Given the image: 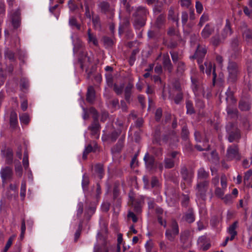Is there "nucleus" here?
<instances>
[{
  "mask_svg": "<svg viewBox=\"0 0 252 252\" xmlns=\"http://www.w3.org/2000/svg\"><path fill=\"white\" fill-rule=\"evenodd\" d=\"M149 13V9L143 6H139L134 9L132 14V24L135 29L139 30L145 26Z\"/></svg>",
  "mask_w": 252,
  "mask_h": 252,
  "instance_id": "f257e3e1",
  "label": "nucleus"
},
{
  "mask_svg": "<svg viewBox=\"0 0 252 252\" xmlns=\"http://www.w3.org/2000/svg\"><path fill=\"white\" fill-rule=\"evenodd\" d=\"M227 140L230 143L238 142L241 139V130L236 125L231 122L228 123L225 126Z\"/></svg>",
  "mask_w": 252,
  "mask_h": 252,
  "instance_id": "f03ea898",
  "label": "nucleus"
},
{
  "mask_svg": "<svg viewBox=\"0 0 252 252\" xmlns=\"http://www.w3.org/2000/svg\"><path fill=\"white\" fill-rule=\"evenodd\" d=\"M227 69L228 72L227 82L234 87L240 71V66L236 63L232 62L229 63Z\"/></svg>",
  "mask_w": 252,
  "mask_h": 252,
  "instance_id": "7ed1b4c3",
  "label": "nucleus"
},
{
  "mask_svg": "<svg viewBox=\"0 0 252 252\" xmlns=\"http://www.w3.org/2000/svg\"><path fill=\"white\" fill-rule=\"evenodd\" d=\"M133 88V85L131 82H128L124 89V84H121L120 86L116 84L113 85V90L118 95H121L124 91L125 99L128 102H130V97L132 95V90Z\"/></svg>",
  "mask_w": 252,
  "mask_h": 252,
  "instance_id": "20e7f679",
  "label": "nucleus"
},
{
  "mask_svg": "<svg viewBox=\"0 0 252 252\" xmlns=\"http://www.w3.org/2000/svg\"><path fill=\"white\" fill-rule=\"evenodd\" d=\"M207 52V48L205 45L198 44L194 54L190 57L192 59H196L199 65L200 71L204 72V66L202 64L203 60Z\"/></svg>",
  "mask_w": 252,
  "mask_h": 252,
  "instance_id": "39448f33",
  "label": "nucleus"
},
{
  "mask_svg": "<svg viewBox=\"0 0 252 252\" xmlns=\"http://www.w3.org/2000/svg\"><path fill=\"white\" fill-rule=\"evenodd\" d=\"M209 180L198 181L195 187L196 195L197 197L205 200L206 192L209 187Z\"/></svg>",
  "mask_w": 252,
  "mask_h": 252,
  "instance_id": "423d86ee",
  "label": "nucleus"
},
{
  "mask_svg": "<svg viewBox=\"0 0 252 252\" xmlns=\"http://www.w3.org/2000/svg\"><path fill=\"white\" fill-rule=\"evenodd\" d=\"M171 228L167 229L165 236L170 241H174L175 237L179 233V229L178 223L175 220H173L171 225Z\"/></svg>",
  "mask_w": 252,
  "mask_h": 252,
  "instance_id": "0eeeda50",
  "label": "nucleus"
},
{
  "mask_svg": "<svg viewBox=\"0 0 252 252\" xmlns=\"http://www.w3.org/2000/svg\"><path fill=\"white\" fill-rule=\"evenodd\" d=\"M230 48L233 51L232 56L235 59L240 56L242 52L241 41L238 37H234L231 39Z\"/></svg>",
  "mask_w": 252,
  "mask_h": 252,
  "instance_id": "6e6552de",
  "label": "nucleus"
},
{
  "mask_svg": "<svg viewBox=\"0 0 252 252\" xmlns=\"http://www.w3.org/2000/svg\"><path fill=\"white\" fill-rule=\"evenodd\" d=\"M226 156L227 158L230 160L234 159H236L238 160H240L241 156L239 152L238 146L233 144L228 147Z\"/></svg>",
  "mask_w": 252,
  "mask_h": 252,
  "instance_id": "1a4fd4ad",
  "label": "nucleus"
},
{
  "mask_svg": "<svg viewBox=\"0 0 252 252\" xmlns=\"http://www.w3.org/2000/svg\"><path fill=\"white\" fill-rule=\"evenodd\" d=\"M129 201L131 202L134 208V211L137 214L142 212V207L144 203V199L142 196H139L136 198L129 195Z\"/></svg>",
  "mask_w": 252,
  "mask_h": 252,
  "instance_id": "9d476101",
  "label": "nucleus"
},
{
  "mask_svg": "<svg viewBox=\"0 0 252 252\" xmlns=\"http://www.w3.org/2000/svg\"><path fill=\"white\" fill-rule=\"evenodd\" d=\"M0 154L2 158H5L6 164L11 165L13 163V153L11 148L4 147L1 150Z\"/></svg>",
  "mask_w": 252,
  "mask_h": 252,
  "instance_id": "9b49d317",
  "label": "nucleus"
},
{
  "mask_svg": "<svg viewBox=\"0 0 252 252\" xmlns=\"http://www.w3.org/2000/svg\"><path fill=\"white\" fill-rule=\"evenodd\" d=\"M241 31L243 39L248 43H252V29L249 28L246 23L241 26Z\"/></svg>",
  "mask_w": 252,
  "mask_h": 252,
  "instance_id": "f8f14e48",
  "label": "nucleus"
},
{
  "mask_svg": "<svg viewBox=\"0 0 252 252\" xmlns=\"http://www.w3.org/2000/svg\"><path fill=\"white\" fill-rule=\"evenodd\" d=\"M78 63L80 64V68L83 70L84 66L86 65L87 63H91V58L88 56L87 53L85 50H82L80 52L78 58Z\"/></svg>",
  "mask_w": 252,
  "mask_h": 252,
  "instance_id": "ddd939ff",
  "label": "nucleus"
},
{
  "mask_svg": "<svg viewBox=\"0 0 252 252\" xmlns=\"http://www.w3.org/2000/svg\"><path fill=\"white\" fill-rule=\"evenodd\" d=\"M180 174L182 180L185 182H186L188 184H190L191 182L192 175L191 173L189 171L187 166L185 165L181 166Z\"/></svg>",
  "mask_w": 252,
  "mask_h": 252,
  "instance_id": "4468645a",
  "label": "nucleus"
},
{
  "mask_svg": "<svg viewBox=\"0 0 252 252\" xmlns=\"http://www.w3.org/2000/svg\"><path fill=\"white\" fill-rule=\"evenodd\" d=\"M12 168L9 166H6L2 168L0 170V175L3 182L6 180H10L13 177Z\"/></svg>",
  "mask_w": 252,
  "mask_h": 252,
  "instance_id": "2eb2a0df",
  "label": "nucleus"
},
{
  "mask_svg": "<svg viewBox=\"0 0 252 252\" xmlns=\"http://www.w3.org/2000/svg\"><path fill=\"white\" fill-rule=\"evenodd\" d=\"M98 147L95 141H92L85 148L83 152L82 158L85 160L87 158L88 155L91 152H95L98 149Z\"/></svg>",
  "mask_w": 252,
  "mask_h": 252,
  "instance_id": "dca6fc26",
  "label": "nucleus"
},
{
  "mask_svg": "<svg viewBox=\"0 0 252 252\" xmlns=\"http://www.w3.org/2000/svg\"><path fill=\"white\" fill-rule=\"evenodd\" d=\"M20 10L17 9L13 12L11 16V22L14 29H17L20 26Z\"/></svg>",
  "mask_w": 252,
  "mask_h": 252,
  "instance_id": "f3484780",
  "label": "nucleus"
},
{
  "mask_svg": "<svg viewBox=\"0 0 252 252\" xmlns=\"http://www.w3.org/2000/svg\"><path fill=\"white\" fill-rule=\"evenodd\" d=\"M144 160L148 169L151 170L155 168V159L154 157L147 153L144 157Z\"/></svg>",
  "mask_w": 252,
  "mask_h": 252,
  "instance_id": "a211bd4d",
  "label": "nucleus"
},
{
  "mask_svg": "<svg viewBox=\"0 0 252 252\" xmlns=\"http://www.w3.org/2000/svg\"><path fill=\"white\" fill-rule=\"evenodd\" d=\"M4 58L5 60L10 63L15 62L16 61L15 52L8 47H5L4 49Z\"/></svg>",
  "mask_w": 252,
  "mask_h": 252,
  "instance_id": "6ab92c4d",
  "label": "nucleus"
},
{
  "mask_svg": "<svg viewBox=\"0 0 252 252\" xmlns=\"http://www.w3.org/2000/svg\"><path fill=\"white\" fill-rule=\"evenodd\" d=\"M214 32V27L213 25L208 23L204 27L201 32V35L203 38L206 39L210 37L211 35Z\"/></svg>",
  "mask_w": 252,
  "mask_h": 252,
  "instance_id": "aec40b11",
  "label": "nucleus"
},
{
  "mask_svg": "<svg viewBox=\"0 0 252 252\" xmlns=\"http://www.w3.org/2000/svg\"><path fill=\"white\" fill-rule=\"evenodd\" d=\"M163 66L165 70H167L169 73H171L173 66L170 59L169 56L167 54L163 56Z\"/></svg>",
  "mask_w": 252,
  "mask_h": 252,
  "instance_id": "412c9836",
  "label": "nucleus"
},
{
  "mask_svg": "<svg viewBox=\"0 0 252 252\" xmlns=\"http://www.w3.org/2000/svg\"><path fill=\"white\" fill-rule=\"evenodd\" d=\"M183 218L189 223L193 222L195 220V215L193 208H189L184 214Z\"/></svg>",
  "mask_w": 252,
  "mask_h": 252,
  "instance_id": "4be33fe9",
  "label": "nucleus"
},
{
  "mask_svg": "<svg viewBox=\"0 0 252 252\" xmlns=\"http://www.w3.org/2000/svg\"><path fill=\"white\" fill-rule=\"evenodd\" d=\"M100 126L99 124L92 123L91 126L88 127V129L91 131V135L94 138L99 137Z\"/></svg>",
  "mask_w": 252,
  "mask_h": 252,
  "instance_id": "5701e85b",
  "label": "nucleus"
},
{
  "mask_svg": "<svg viewBox=\"0 0 252 252\" xmlns=\"http://www.w3.org/2000/svg\"><path fill=\"white\" fill-rule=\"evenodd\" d=\"M95 97V91L93 86H89L86 94V100L87 102L93 103Z\"/></svg>",
  "mask_w": 252,
  "mask_h": 252,
  "instance_id": "b1692460",
  "label": "nucleus"
},
{
  "mask_svg": "<svg viewBox=\"0 0 252 252\" xmlns=\"http://www.w3.org/2000/svg\"><path fill=\"white\" fill-rule=\"evenodd\" d=\"M228 116L231 118H235L238 117V111L235 105L228 104L226 109Z\"/></svg>",
  "mask_w": 252,
  "mask_h": 252,
  "instance_id": "393cba45",
  "label": "nucleus"
},
{
  "mask_svg": "<svg viewBox=\"0 0 252 252\" xmlns=\"http://www.w3.org/2000/svg\"><path fill=\"white\" fill-rule=\"evenodd\" d=\"M125 135H123L118 140L117 143L111 148V152L113 154L120 153L123 146L125 139Z\"/></svg>",
  "mask_w": 252,
  "mask_h": 252,
  "instance_id": "a878e982",
  "label": "nucleus"
},
{
  "mask_svg": "<svg viewBox=\"0 0 252 252\" xmlns=\"http://www.w3.org/2000/svg\"><path fill=\"white\" fill-rule=\"evenodd\" d=\"M238 107L241 111L249 110L251 108L249 100L247 98H241L239 102Z\"/></svg>",
  "mask_w": 252,
  "mask_h": 252,
  "instance_id": "bb28decb",
  "label": "nucleus"
},
{
  "mask_svg": "<svg viewBox=\"0 0 252 252\" xmlns=\"http://www.w3.org/2000/svg\"><path fill=\"white\" fill-rule=\"evenodd\" d=\"M189 235L190 232L189 230L185 231L181 233L180 241L185 247H188L190 245Z\"/></svg>",
  "mask_w": 252,
  "mask_h": 252,
  "instance_id": "cd10ccee",
  "label": "nucleus"
},
{
  "mask_svg": "<svg viewBox=\"0 0 252 252\" xmlns=\"http://www.w3.org/2000/svg\"><path fill=\"white\" fill-rule=\"evenodd\" d=\"M209 173L205 170L203 167L200 168L197 171L198 181L208 180Z\"/></svg>",
  "mask_w": 252,
  "mask_h": 252,
  "instance_id": "c85d7f7f",
  "label": "nucleus"
},
{
  "mask_svg": "<svg viewBox=\"0 0 252 252\" xmlns=\"http://www.w3.org/2000/svg\"><path fill=\"white\" fill-rule=\"evenodd\" d=\"M92 17L91 18L93 26L95 29L100 30L101 29L100 17L97 14H95L94 11H92Z\"/></svg>",
  "mask_w": 252,
  "mask_h": 252,
  "instance_id": "c756f323",
  "label": "nucleus"
},
{
  "mask_svg": "<svg viewBox=\"0 0 252 252\" xmlns=\"http://www.w3.org/2000/svg\"><path fill=\"white\" fill-rule=\"evenodd\" d=\"M120 195L119 186L115 185L113 189V198L115 201H116V206L120 207L121 205V200L118 197Z\"/></svg>",
  "mask_w": 252,
  "mask_h": 252,
  "instance_id": "7c9ffc66",
  "label": "nucleus"
},
{
  "mask_svg": "<svg viewBox=\"0 0 252 252\" xmlns=\"http://www.w3.org/2000/svg\"><path fill=\"white\" fill-rule=\"evenodd\" d=\"M166 15L164 14H160L157 18L155 26L158 29H161L164 25Z\"/></svg>",
  "mask_w": 252,
  "mask_h": 252,
  "instance_id": "2f4dec72",
  "label": "nucleus"
},
{
  "mask_svg": "<svg viewBox=\"0 0 252 252\" xmlns=\"http://www.w3.org/2000/svg\"><path fill=\"white\" fill-rule=\"evenodd\" d=\"M73 51L74 54L77 53L80 50H85L83 49V43L82 41L79 38H76L75 40L73 41Z\"/></svg>",
  "mask_w": 252,
  "mask_h": 252,
  "instance_id": "473e14b6",
  "label": "nucleus"
},
{
  "mask_svg": "<svg viewBox=\"0 0 252 252\" xmlns=\"http://www.w3.org/2000/svg\"><path fill=\"white\" fill-rule=\"evenodd\" d=\"M232 32L230 22L228 20H226V25L221 33V36L223 39H224L228 35H231Z\"/></svg>",
  "mask_w": 252,
  "mask_h": 252,
  "instance_id": "72a5a7b5",
  "label": "nucleus"
},
{
  "mask_svg": "<svg viewBox=\"0 0 252 252\" xmlns=\"http://www.w3.org/2000/svg\"><path fill=\"white\" fill-rule=\"evenodd\" d=\"M94 169L95 173L97 174L98 177L101 179L104 174L103 165L100 163L96 164L95 165Z\"/></svg>",
  "mask_w": 252,
  "mask_h": 252,
  "instance_id": "f704fd0d",
  "label": "nucleus"
},
{
  "mask_svg": "<svg viewBox=\"0 0 252 252\" xmlns=\"http://www.w3.org/2000/svg\"><path fill=\"white\" fill-rule=\"evenodd\" d=\"M98 7L100 9L101 12L106 13L110 10V4L106 1H102L98 4Z\"/></svg>",
  "mask_w": 252,
  "mask_h": 252,
  "instance_id": "c9c22d12",
  "label": "nucleus"
},
{
  "mask_svg": "<svg viewBox=\"0 0 252 252\" xmlns=\"http://www.w3.org/2000/svg\"><path fill=\"white\" fill-rule=\"evenodd\" d=\"M186 107L187 108V114L189 115H192L195 113V109L193 107L192 102L189 100L187 99L186 101Z\"/></svg>",
  "mask_w": 252,
  "mask_h": 252,
  "instance_id": "e433bc0d",
  "label": "nucleus"
},
{
  "mask_svg": "<svg viewBox=\"0 0 252 252\" xmlns=\"http://www.w3.org/2000/svg\"><path fill=\"white\" fill-rule=\"evenodd\" d=\"M191 87L195 95H198V91L200 89V85L198 80L195 78H191Z\"/></svg>",
  "mask_w": 252,
  "mask_h": 252,
  "instance_id": "4c0bfd02",
  "label": "nucleus"
},
{
  "mask_svg": "<svg viewBox=\"0 0 252 252\" xmlns=\"http://www.w3.org/2000/svg\"><path fill=\"white\" fill-rule=\"evenodd\" d=\"M163 3L162 1H158L153 8V12L154 14H158L161 13L163 10Z\"/></svg>",
  "mask_w": 252,
  "mask_h": 252,
  "instance_id": "58836bf2",
  "label": "nucleus"
},
{
  "mask_svg": "<svg viewBox=\"0 0 252 252\" xmlns=\"http://www.w3.org/2000/svg\"><path fill=\"white\" fill-rule=\"evenodd\" d=\"M68 24L71 27H75L77 30H81V25L78 23L77 19L74 16L71 17L68 21Z\"/></svg>",
  "mask_w": 252,
  "mask_h": 252,
  "instance_id": "ea45409f",
  "label": "nucleus"
},
{
  "mask_svg": "<svg viewBox=\"0 0 252 252\" xmlns=\"http://www.w3.org/2000/svg\"><path fill=\"white\" fill-rule=\"evenodd\" d=\"M164 167L166 169H171L174 167L175 161L172 158H165L163 161Z\"/></svg>",
  "mask_w": 252,
  "mask_h": 252,
  "instance_id": "a19ab883",
  "label": "nucleus"
},
{
  "mask_svg": "<svg viewBox=\"0 0 252 252\" xmlns=\"http://www.w3.org/2000/svg\"><path fill=\"white\" fill-rule=\"evenodd\" d=\"M150 151L158 158H160L162 155V149L160 147H152Z\"/></svg>",
  "mask_w": 252,
  "mask_h": 252,
  "instance_id": "79ce46f5",
  "label": "nucleus"
},
{
  "mask_svg": "<svg viewBox=\"0 0 252 252\" xmlns=\"http://www.w3.org/2000/svg\"><path fill=\"white\" fill-rule=\"evenodd\" d=\"M189 131L188 129L187 126H184L182 129L181 131V138L184 141L189 140Z\"/></svg>",
  "mask_w": 252,
  "mask_h": 252,
  "instance_id": "37998d69",
  "label": "nucleus"
},
{
  "mask_svg": "<svg viewBox=\"0 0 252 252\" xmlns=\"http://www.w3.org/2000/svg\"><path fill=\"white\" fill-rule=\"evenodd\" d=\"M20 87L22 91H24V90H28L29 87L28 80L26 78H22L20 79Z\"/></svg>",
  "mask_w": 252,
  "mask_h": 252,
  "instance_id": "c03bdc74",
  "label": "nucleus"
},
{
  "mask_svg": "<svg viewBox=\"0 0 252 252\" xmlns=\"http://www.w3.org/2000/svg\"><path fill=\"white\" fill-rule=\"evenodd\" d=\"M121 132L122 131L120 129L115 130L113 131H112L109 136V138L111 139V140L112 142L115 141L117 140L118 136L121 134Z\"/></svg>",
  "mask_w": 252,
  "mask_h": 252,
  "instance_id": "a18cd8bd",
  "label": "nucleus"
},
{
  "mask_svg": "<svg viewBox=\"0 0 252 252\" xmlns=\"http://www.w3.org/2000/svg\"><path fill=\"white\" fill-rule=\"evenodd\" d=\"M20 122L25 125H28L29 123L30 119V116L27 113H23L19 116Z\"/></svg>",
  "mask_w": 252,
  "mask_h": 252,
  "instance_id": "49530a36",
  "label": "nucleus"
},
{
  "mask_svg": "<svg viewBox=\"0 0 252 252\" xmlns=\"http://www.w3.org/2000/svg\"><path fill=\"white\" fill-rule=\"evenodd\" d=\"M183 99V93L182 91L177 92L174 98V101L175 104H180Z\"/></svg>",
  "mask_w": 252,
  "mask_h": 252,
  "instance_id": "de8ad7c7",
  "label": "nucleus"
},
{
  "mask_svg": "<svg viewBox=\"0 0 252 252\" xmlns=\"http://www.w3.org/2000/svg\"><path fill=\"white\" fill-rule=\"evenodd\" d=\"M121 3L124 5L126 11L130 14L133 10V7L131 6L130 4L127 1V0H121Z\"/></svg>",
  "mask_w": 252,
  "mask_h": 252,
  "instance_id": "09e8293b",
  "label": "nucleus"
},
{
  "mask_svg": "<svg viewBox=\"0 0 252 252\" xmlns=\"http://www.w3.org/2000/svg\"><path fill=\"white\" fill-rule=\"evenodd\" d=\"M18 122L17 115L16 113L13 111L11 112L10 115V123L11 125H16Z\"/></svg>",
  "mask_w": 252,
  "mask_h": 252,
  "instance_id": "8fccbe9b",
  "label": "nucleus"
},
{
  "mask_svg": "<svg viewBox=\"0 0 252 252\" xmlns=\"http://www.w3.org/2000/svg\"><path fill=\"white\" fill-rule=\"evenodd\" d=\"M138 49L133 50L129 59V63L130 65H132L136 60V55L139 52Z\"/></svg>",
  "mask_w": 252,
  "mask_h": 252,
  "instance_id": "3c124183",
  "label": "nucleus"
},
{
  "mask_svg": "<svg viewBox=\"0 0 252 252\" xmlns=\"http://www.w3.org/2000/svg\"><path fill=\"white\" fill-rule=\"evenodd\" d=\"M206 67L205 72L207 75H210L213 67L212 63L210 61H206L204 63Z\"/></svg>",
  "mask_w": 252,
  "mask_h": 252,
  "instance_id": "603ef678",
  "label": "nucleus"
},
{
  "mask_svg": "<svg viewBox=\"0 0 252 252\" xmlns=\"http://www.w3.org/2000/svg\"><path fill=\"white\" fill-rule=\"evenodd\" d=\"M15 171L16 175L21 178L23 175V168L22 165L20 164V162L19 164H17L15 166Z\"/></svg>",
  "mask_w": 252,
  "mask_h": 252,
  "instance_id": "864d4df0",
  "label": "nucleus"
},
{
  "mask_svg": "<svg viewBox=\"0 0 252 252\" xmlns=\"http://www.w3.org/2000/svg\"><path fill=\"white\" fill-rule=\"evenodd\" d=\"M238 226V221H234L228 228V232L229 234L237 233L236 229Z\"/></svg>",
  "mask_w": 252,
  "mask_h": 252,
  "instance_id": "5fc2aeb1",
  "label": "nucleus"
},
{
  "mask_svg": "<svg viewBox=\"0 0 252 252\" xmlns=\"http://www.w3.org/2000/svg\"><path fill=\"white\" fill-rule=\"evenodd\" d=\"M89 178L87 176L84 175L82 181V186L84 190H87L88 185L89 184Z\"/></svg>",
  "mask_w": 252,
  "mask_h": 252,
  "instance_id": "6e6d98bb",
  "label": "nucleus"
},
{
  "mask_svg": "<svg viewBox=\"0 0 252 252\" xmlns=\"http://www.w3.org/2000/svg\"><path fill=\"white\" fill-rule=\"evenodd\" d=\"M26 183L25 181H23L21 184L20 190V196L22 199H24L26 196Z\"/></svg>",
  "mask_w": 252,
  "mask_h": 252,
  "instance_id": "4d7b16f0",
  "label": "nucleus"
},
{
  "mask_svg": "<svg viewBox=\"0 0 252 252\" xmlns=\"http://www.w3.org/2000/svg\"><path fill=\"white\" fill-rule=\"evenodd\" d=\"M211 43L215 47L219 46L221 43V40L218 35H215L211 38Z\"/></svg>",
  "mask_w": 252,
  "mask_h": 252,
  "instance_id": "13d9d810",
  "label": "nucleus"
},
{
  "mask_svg": "<svg viewBox=\"0 0 252 252\" xmlns=\"http://www.w3.org/2000/svg\"><path fill=\"white\" fill-rule=\"evenodd\" d=\"M189 19L188 13L186 11H182L181 13V20L183 26L186 25Z\"/></svg>",
  "mask_w": 252,
  "mask_h": 252,
  "instance_id": "bf43d9fd",
  "label": "nucleus"
},
{
  "mask_svg": "<svg viewBox=\"0 0 252 252\" xmlns=\"http://www.w3.org/2000/svg\"><path fill=\"white\" fill-rule=\"evenodd\" d=\"M186 69V65L184 62H179L177 65V72L182 74Z\"/></svg>",
  "mask_w": 252,
  "mask_h": 252,
  "instance_id": "052dcab7",
  "label": "nucleus"
},
{
  "mask_svg": "<svg viewBox=\"0 0 252 252\" xmlns=\"http://www.w3.org/2000/svg\"><path fill=\"white\" fill-rule=\"evenodd\" d=\"M151 184L152 188H157L159 186V181L157 177L153 176L152 177Z\"/></svg>",
  "mask_w": 252,
  "mask_h": 252,
  "instance_id": "680f3d73",
  "label": "nucleus"
},
{
  "mask_svg": "<svg viewBox=\"0 0 252 252\" xmlns=\"http://www.w3.org/2000/svg\"><path fill=\"white\" fill-rule=\"evenodd\" d=\"M189 197L188 195H183V198L182 200V205L183 207L187 208L189 205Z\"/></svg>",
  "mask_w": 252,
  "mask_h": 252,
  "instance_id": "e2e57ef3",
  "label": "nucleus"
},
{
  "mask_svg": "<svg viewBox=\"0 0 252 252\" xmlns=\"http://www.w3.org/2000/svg\"><path fill=\"white\" fill-rule=\"evenodd\" d=\"M78 209L77 212V217L79 218L83 212L84 205L82 202H79L78 204Z\"/></svg>",
  "mask_w": 252,
  "mask_h": 252,
  "instance_id": "0e129e2a",
  "label": "nucleus"
},
{
  "mask_svg": "<svg viewBox=\"0 0 252 252\" xmlns=\"http://www.w3.org/2000/svg\"><path fill=\"white\" fill-rule=\"evenodd\" d=\"M103 42L105 45L108 46H111L113 44V40L108 36H104L102 38Z\"/></svg>",
  "mask_w": 252,
  "mask_h": 252,
  "instance_id": "69168bd1",
  "label": "nucleus"
},
{
  "mask_svg": "<svg viewBox=\"0 0 252 252\" xmlns=\"http://www.w3.org/2000/svg\"><path fill=\"white\" fill-rule=\"evenodd\" d=\"M106 82L108 86L110 87H113V78L110 74L106 75Z\"/></svg>",
  "mask_w": 252,
  "mask_h": 252,
  "instance_id": "338daca9",
  "label": "nucleus"
},
{
  "mask_svg": "<svg viewBox=\"0 0 252 252\" xmlns=\"http://www.w3.org/2000/svg\"><path fill=\"white\" fill-rule=\"evenodd\" d=\"M195 8H196V12L197 13L200 14L202 13L203 9V5L201 2H200L199 1H196Z\"/></svg>",
  "mask_w": 252,
  "mask_h": 252,
  "instance_id": "774afa93",
  "label": "nucleus"
}]
</instances>
